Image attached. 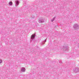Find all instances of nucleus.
<instances>
[{
	"instance_id": "nucleus-11",
	"label": "nucleus",
	"mask_w": 79,
	"mask_h": 79,
	"mask_svg": "<svg viewBox=\"0 0 79 79\" xmlns=\"http://www.w3.org/2000/svg\"><path fill=\"white\" fill-rule=\"evenodd\" d=\"M2 63V60H0V63Z\"/></svg>"
},
{
	"instance_id": "nucleus-4",
	"label": "nucleus",
	"mask_w": 79,
	"mask_h": 79,
	"mask_svg": "<svg viewBox=\"0 0 79 79\" xmlns=\"http://www.w3.org/2000/svg\"><path fill=\"white\" fill-rule=\"evenodd\" d=\"M44 19L42 18H40L39 20V22L40 23H42L44 22Z\"/></svg>"
},
{
	"instance_id": "nucleus-15",
	"label": "nucleus",
	"mask_w": 79,
	"mask_h": 79,
	"mask_svg": "<svg viewBox=\"0 0 79 79\" xmlns=\"http://www.w3.org/2000/svg\"><path fill=\"white\" fill-rule=\"evenodd\" d=\"M61 63H62V62H61Z\"/></svg>"
},
{
	"instance_id": "nucleus-10",
	"label": "nucleus",
	"mask_w": 79,
	"mask_h": 79,
	"mask_svg": "<svg viewBox=\"0 0 79 79\" xmlns=\"http://www.w3.org/2000/svg\"><path fill=\"white\" fill-rule=\"evenodd\" d=\"M55 18L56 17H55L54 18H53V19L52 20V22H53V21H54V20H55Z\"/></svg>"
},
{
	"instance_id": "nucleus-14",
	"label": "nucleus",
	"mask_w": 79,
	"mask_h": 79,
	"mask_svg": "<svg viewBox=\"0 0 79 79\" xmlns=\"http://www.w3.org/2000/svg\"><path fill=\"white\" fill-rule=\"evenodd\" d=\"M78 48H79V46H78Z\"/></svg>"
},
{
	"instance_id": "nucleus-7",
	"label": "nucleus",
	"mask_w": 79,
	"mask_h": 79,
	"mask_svg": "<svg viewBox=\"0 0 79 79\" xmlns=\"http://www.w3.org/2000/svg\"><path fill=\"white\" fill-rule=\"evenodd\" d=\"M21 71L22 72H25L26 71V68L24 67H22L21 69Z\"/></svg>"
},
{
	"instance_id": "nucleus-6",
	"label": "nucleus",
	"mask_w": 79,
	"mask_h": 79,
	"mask_svg": "<svg viewBox=\"0 0 79 79\" xmlns=\"http://www.w3.org/2000/svg\"><path fill=\"white\" fill-rule=\"evenodd\" d=\"M19 2L18 0L15 1V5L16 6H18L19 5Z\"/></svg>"
},
{
	"instance_id": "nucleus-8",
	"label": "nucleus",
	"mask_w": 79,
	"mask_h": 79,
	"mask_svg": "<svg viewBox=\"0 0 79 79\" xmlns=\"http://www.w3.org/2000/svg\"><path fill=\"white\" fill-rule=\"evenodd\" d=\"M9 4L10 6H11L13 5V2H12L10 1L9 2Z\"/></svg>"
},
{
	"instance_id": "nucleus-13",
	"label": "nucleus",
	"mask_w": 79,
	"mask_h": 79,
	"mask_svg": "<svg viewBox=\"0 0 79 79\" xmlns=\"http://www.w3.org/2000/svg\"><path fill=\"white\" fill-rule=\"evenodd\" d=\"M59 61L60 63H60V60H59Z\"/></svg>"
},
{
	"instance_id": "nucleus-3",
	"label": "nucleus",
	"mask_w": 79,
	"mask_h": 79,
	"mask_svg": "<svg viewBox=\"0 0 79 79\" xmlns=\"http://www.w3.org/2000/svg\"><path fill=\"white\" fill-rule=\"evenodd\" d=\"M73 28L74 30H77L79 29V25L77 24H75L73 26Z\"/></svg>"
},
{
	"instance_id": "nucleus-2",
	"label": "nucleus",
	"mask_w": 79,
	"mask_h": 79,
	"mask_svg": "<svg viewBox=\"0 0 79 79\" xmlns=\"http://www.w3.org/2000/svg\"><path fill=\"white\" fill-rule=\"evenodd\" d=\"M60 49L63 51H66L69 49V47L66 46H63L60 47Z\"/></svg>"
},
{
	"instance_id": "nucleus-5",
	"label": "nucleus",
	"mask_w": 79,
	"mask_h": 79,
	"mask_svg": "<svg viewBox=\"0 0 79 79\" xmlns=\"http://www.w3.org/2000/svg\"><path fill=\"white\" fill-rule=\"evenodd\" d=\"M73 71L74 73H78L79 72V70L78 68H75L73 69Z\"/></svg>"
},
{
	"instance_id": "nucleus-9",
	"label": "nucleus",
	"mask_w": 79,
	"mask_h": 79,
	"mask_svg": "<svg viewBox=\"0 0 79 79\" xmlns=\"http://www.w3.org/2000/svg\"><path fill=\"white\" fill-rule=\"evenodd\" d=\"M46 42V40H44L42 43H41V45H44V44H45V43Z\"/></svg>"
},
{
	"instance_id": "nucleus-12",
	"label": "nucleus",
	"mask_w": 79,
	"mask_h": 79,
	"mask_svg": "<svg viewBox=\"0 0 79 79\" xmlns=\"http://www.w3.org/2000/svg\"><path fill=\"white\" fill-rule=\"evenodd\" d=\"M35 48H36V47H37V48H38V46H35Z\"/></svg>"
},
{
	"instance_id": "nucleus-1",
	"label": "nucleus",
	"mask_w": 79,
	"mask_h": 79,
	"mask_svg": "<svg viewBox=\"0 0 79 79\" xmlns=\"http://www.w3.org/2000/svg\"><path fill=\"white\" fill-rule=\"evenodd\" d=\"M35 33H34V35L33 34L31 37V42L32 41V42H34L33 43V45H34V42H35Z\"/></svg>"
}]
</instances>
